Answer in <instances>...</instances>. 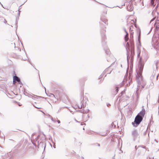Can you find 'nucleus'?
Instances as JSON below:
<instances>
[{
    "instance_id": "cd10ccee",
    "label": "nucleus",
    "mask_w": 159,
    "mask_h": 159,
    "mask_svg": "<svg viewBox=\"0 0 159 159\" xmlns=\"http://www.w3.org/2000/svg\"><path fill=\"white\" fill-rule=\"evenodd\" d=\"M101 135L102 136H106L107 135V132H106L104 133H102L101 134Z\"/></svg>"
},
{
    "instance_id": "0e129e2a",
    "label": "nucleus",
    "mask_w": 159,
    "mask_h": 159,
    "mask_svg": "<svg viewBox=\"0 0 159 159\" xmlns=\"http://www.w3.org/2000/svg\"><path fill=\"white\" fill-rule=\"evenodd\" d=\"M135 149L137 150V146H135Z\"/></svg>"
},
{
    "instance_id": "c756f323",
    "label": "nucleus",
    "mask_w": 159,
    "mask_h": 159,
    "mask_svg": "<svg viewBox=\"0 0 159 159\" xmlns=\"http://www.w3.org/2000/svg\"><path fill=\"white\" fill-rule=\"evenodd\" d=\"M77 111H79V112H81V113H84V109H83V110H78Z\"/></svg>"
},
{
    "instance_id": "f3484780",
    "label": "nucleus",
    "mask_w": 159,
    "mask_h": 159,
    "mask_svg": "<svg viewBox=\"0 0 159 159\" xmlns=\"http://www.w3.org/2000/svg\"><path fill=\"white\" fill-rule=\"evenodd\" d=\"M155 26H156V28L157 30L159 29V20L156 21L155 23Z\"/></svg>"
},
{
    "instance_id": "4468645a",
    "label": "nucleus",
    "mask_w": 159,
    "mask_h": 159,
    "mask_svg": "<svg viewBox=\"0 0 159 159\" xmlns=\"http://www.w3.org/2000/svg\"><path fill=\"white\" fill-rule=\"evenodd\" d=\"M100 20L102 22H104L106 25H108V20L107 19L104 17H101Z\"/></svg>"
},
{
    "instance_id": "423d86ee",
    "label": "nucleus",
    "mask_w": 159,
    "mask_h": 159,
    "mask_svg": "<svg viewBox=\"0 0 159 159\" xmlns=\"http://www.w3.org/2000/svg\"><path fill=\"white\" fill-rule=\"evenodd\" d=\"M131 21L132 22H131L132 24L134 23V25L136 28L137 29V32L138 33L139 32L138 34V41L139 43H140V38H141V31L139 27L137 26L136 23L133 20H131Z\"/></svg>"
},
{
    "instance_id": "b1692460",
    "label": "nucleus",
    "mask_w": 159,
    "mask_h": 159,
    "mask_svg": "<svg viewBox=\"0 0 159 159\" xmlns=\"http://www.w3.org/2000/svg\"><path fill=\"white\" fill-rule=\"evenodd\" d=\"M0 18H1V20H2V21L4 20V21L3 22L5 24H6L7 23V21L4 18L2 17H0Z\"/></svg>"
},
{
    "instance_id": "5fc2aeb1",
    "label": "nucleus",
    "mask_w": 159,
    "mask_h": 159,
    "mask_svg": "<svg viewBox=\"0 0 159 159\" xmlns=\"http://www.w3.org/2000/svg\"><path fill=\"white\" fill-rule=\"evenodd\" d=\"M97 144L98 146L99 147L100 146V144L99 143H97Z\"/></svg>"
},
{
    "instance_id": "680f3d73",
    "label": "nucleus",
    "mask_w": 159,
    "mask_h": 159,
    "mask_svg": "<svg viewBox=\"0 0 159 159\" xmlns=\"http://www.w3.org/2000/svg\"><path fill=\"white\" fill-rule=\"evenodd\" d=\"M75 120L77 122H80L79 121H78L76 119H75Z\"/></svg>"
},
{
    "instance_id": "a18cd8bd",
    "label": "nucleus",
    "mask_w": 159,
    "mask_h": 159,
    "mask_svg": "<svg viewBox=\"0 0 159 159\" xmlns=\"http://www.w3.org/2000/svg\"><path fill=\"white\" fill-rule=\"evenodd\" d=\"M51 94V95H49V96L48 95V96H49V97H51V95H52V96H53L55 97V96H54V95L53 94H52V93H51V94Z\"/></svg>"
},
{
    "instance_id": "2eb2a0df",
    "label": "nucleus",
    "mask_w": 159,
    "mask_h": 159,
    "mask_svg": "<svg viewBox=\"0 0 159 159\" xmlns=\"http://www.w3.org/2000/svg\"><path fill=\"white\" fill-rule=\"evenodd\" d=\"M28 96L29 97L32 98L33 99H34L35 98H43V97H42L41 96H38L35 95H34L33 96L29 94Z\"/></svg>"
},
{
    "instance_id": "9b49d317",
    "label": "nucleus",
    "mask_w": 159,
    "mask_h": 159,
    "mask_svg": "<svg viewBox=\"0 0 159 159\" xmlns=\"http://www.w3.org/2000/svg\"><path fill=\"white\" fill-rule=\"evenodd\" d=\"M128 75V72L127 71L126 74L125 75V76L124 79L122 81V82L120 84V86H122L125 83V82L127 80H126V79L127 78Z\"/></svg>"
},
{
    "instance_id": "864d4df0",
    "label": "nucleus",
    "mask_w": 159,
    "mask_h": 159,
    "mask_svg": "<svg viewBox=\"0 0 159 159\" xmlns=\"http://www.w3.org/2000/svg\"><path fill=\"white\" fill-rule=\"evenodd\" d=\"M0 4L1 5V6H2L3 7V8H4V7H3V5L2 4V3H1V2H0Z\"/></svg>"
},
{
    "instance_id": "f03ea898",
    "label": "nucleus",
    "mask_w": 159,
    "mask_h": 159,
    "mask_svg": "<svg viewBox=\"0 0 159 159\" xmlns=\"http://www.w3.org/2000/svg\"><path fill=\"white\" fill-rule=\"evenodd\" d=\"M145 113V110L143 108L138 114L135 118L134 121L132 123L134 126L137 127L143 121Z\"/></svg>"
},
{
    "instance_id": "4c0bfd02",
    "label": "nucleus",
    "mask_w": 159,
    "mask_h": 159,
    "mask_svg": "<svg viewBox=\"0 0 159 159\" xmlns=\"http://www.w3.org/2000/svg\"><path fill=\"white\" fill-rule=\"evenodd\" d=\"M19 16H17L16 18V20L18 21V20L19 19Z\"/></svg>"
},
{
    "instance_id": "49530a36",
    "label": "nucleus",
    "mask_w": 159,
    "mask_h": 159,
    "mask_svg": "<svg viewBox=\"0 0 159 159\" xmlns=\"http://www.w3.org/2000/svg\"><path fill=\"white\" fill-rule=\"evenodd\" d=\"M117 7H118L119 8H122L123 7V6L122 5L120 6H117Z\"/></svg>"
},
{
    "instance_id": "6e6552de",
    "label": "nucleus",
    "mask_w": 159,
    "mask_h": 159,
    "mask_svg": "<svg viewBox=\"0 0 159 159\" xmlns=\"http://www.w3.org/2000/svg\"><path fill=\"white\" fill-rule=\"evenodd\" d=\"M46 140L45 139H44V140H43L42 141L39 142L38 141V147H41L43 148V145H44V149L46 148V143H45Z\"/></svg>"
},
{
    "instance_id": "6e6d98bb",
    "label": "nucleus",
    "mask_w": 159,
    "mask_h": 159,
    "mask_svg": "<svg viewBox=\"0 0 159 159\" xmlns=\"http://www.w3.org/2000/svg\"><path fill=\"white\" fill-rule=\"evenodd\" d=\"M53 147H54V148H56V146L55 144H54V145L53 146Z\"/></svg>"
},
{
    "instance_id": "603ef678",
    "label": "nucleus",
    "mask_w": 159,
    "mask_h": 159,
    "mask_svg": "<svg viewBox=\"0 0 159 159\" xmlns=\"http://www.w3.org/2000/svg\"><path fill=\"white\" fill-rule=\"evenodd\" d=\"M82 107V105L80 107H78L79 109H81Z\"/></svg>"
},
{
    "instance_id": "09e8293b",
    "label": "nucleus",
    "mask_w": 159,
    "mask_h": 159,
    "mask_svg": "<svg viewBox=\"0 0 159 159\" xmlns=\"http://www.w3.org/2000/svg\"><path fill=\"white\" fill-rule=\"evenodd\" d=\"M159 77V74L158 75H157V77L156 79L157 80H158V77Z\"/></svg>"
},
{
    "instance_id": "8fccbe9b",
    "label": "nucleus",
    "mask_w": 159,
    "mask_h": 159,
    "mask_svg": "<svg viewBox=\"0 0 159 159\" xmlns=\"http://www.w3.org/2000/svg\"><path fill=\"white\" fill-rule=\"evenodd\" d=\"M57 123L59 124L60 123V120H58L57 121Z\"/></svg>"
},
{
    "instance_id": "39448f33",
    "label": "nucleus",
    "mask_w": 159,
    "mask_h": 159,
    "mask_svg": "<svg viewBox=\"0 0 159 159\" xmlns=\"http://www.w3.org/2000/svg\"><path fill=\"white\" fill-rule=\"evenodd\" d=\"M105 32H106V30L105 29H103L102 30H101V36L102 38V44H106V42H105V40L106 39V36H105Z\"/></svg>"
},
{
    "instance_id": "f257e3e1",
    "label": "nucleus",
    "mask_w": 159,
    "mask_h": 159,
    "mask_svg": "<svg viewBox=\"0 0 159 159\" xmlns=\"http://www.w3.org/2000/svg\"><path fill=\"white\" fill-rule=\"evenodd\" d=\"M145 62L142 60V57H140L138 61V71H136L137 75H136V81L138 84V87H139V85L141 84V82L140 79L142 80L143 76L142 73L143 71Z\"/></svg>"
},
{
    "instance_id": "a878e982",
    "label": "nucleus",
    "mask_w": 159,
    "mask_h": 159,
    "mask_svg": "<svg viewBox=\"0 0 159 159\" xmlns=\"http://www.w3.org/2000/svg\"><path fill=\"white\" fill-rule=\"evenodd\" d=\"M109 67L107 68L106 69L102 72V74L104 75L105 74L107 73V71L109 69Z\"/></svg>"
},
{
    "instance_id": "ddd939ff",
    "label": "nucleus",
    "mask_w": 159,
    "mask_h": 159,
    "mask_svg": "<svg viewBox=\"0 0 159 159\" xmlns=\"http://www.w3.org/2000/svg\"><path fill=\"white\" fill-rule=\"evenodd\" d=\"M154 1L155 0H151L150 2V5L153 7H154L155 6L154 2ZM156 1L158 3L157 6L159 5V0H156Z\"/></svg>"
},
{
    "instance_id": "a19ab883",
    "label": "nucleus",
    "mask_w": 159,
    "mask_h": 159,
    "mask_svg": "<svg viewBox=\"0 0 159 159\" xmlns=\"http://www.w3.org/2000/svg\"><path fill=\"white\" fill-rule=\"evenodd\" d=\"M155 20V18H152L150 21V23H151L152 21H153Z\"/></svg>"
},
{
    "instance_id": "a211bd4d",
    "label": "nucleus",
    "mask_w": 159,
    "mask_h": 159,
    "mask_svg": "<svg viewBox=\"0 0 159 159\" xmlns=\"http://www.w3.org/2000/svg\"><path fill=\"white\" fill-rule=\"evenodd\" d=\"M104 50L105 51V53L107 55H108L110 53V51L109 49L107 48V47L106 46L104 47Z\"/></svg>"
},
{
    "instance_id": "20e7f679",
    "label": "nucleus",
    "mask_w": 159,
    "mask_h": 159,
    "mask_svg": "<svg viewBox=\"0 0 159 159\" xmlns=\"http://www.w3.org/2000/svg\"><path fill=\"white\" fill-rule=\"evenodd\" d=\"M152 44L154 48H157V46H159V38L155 37L152 38Z\"/></svg>"
},
{
    "instance_id": "7c9ffc66",
    "label": "nucleus",
    "mask_w": 159,
    "mask_h": 159,
    "mask_svg": "<svg viewBox=\"0 0 159 159\" xmlns=\"http://www.w3.org/2000/svg\"><path fill=\"white\" fill-rule=\"evenodd\" d=\"M39 137V135L35 139V141L38 143V141H39L38 140Z\"/></svg>"
},
{
    "instance_id": "dca6fc26",
    "label": "nucleus",
    "mask_w": 159,
    "mask_h": 159,
    "mask_svg": "<svg viewBox=\"0 0 159 159\" xmlns=\"http://www.w3.org/2000/svg\"><path fill=\"white\" fill-rule=\"evenodd\" d=\"M127 51V62L128 64H129V60L130 59V57L129 56V53L128 51V48H127L126 47H125Z\"/></svg>"
},
{
    "instance_id": "bb28decb",
    "label": "nucleus",
    "mask_w": 159,
    "mask_h": 159,
    "mask_svg": "<svg viewBox=\"0 0 159 159\" xmlns=\"http://www.w3.org/2000/svg\"><path fill=\"white\" fill-rule=\"evenodd\" d=\"M9 154L8 153H7V154H6L5 156H4V157H3V159H7L6 158L7 157V156H9ZM10 157L9 158H8L7 159H10Z\"/></svg>"
},
{
    "instance_id": "aec40b11",
    "label": "nucleus",
    "mask_w": 159,
    "mask_h": 159,
    "mask_svg": "<svg viewBox=\"0 0 159 159\" xmlns=\"http://www.w3.org/2000/svg\"><path fill=\"white\" fill-rule=\"evenodd\" d=\"M128 35L129 34L128 32H126V34L125 35V36L124 37L125 40V42H128V41L129 39L128 38Z\"/></svg>"
},
{
    "instance_id": "052dcab7",
    "label": "nucleus",
    "mask_w": 159,
    "mask_h": 159,
    "mask_svg": "<svg viewBox=\"0 0 159 159\" xmlns=\"http://www.w3.org/2000/svg\"><path fill=\"white\" fill-rule=\"evenodd\" d=\"M125 3H124L122 5V6H125Z\"/></svg>"
},
{
    "instance_id": "c85d7f7f",
    "label": "nucleus",
    "mask_w": 159,
    "mask_h": 159,
    "mask_svg": "<svg viewBox=\"0 0 159 159\" xmlns=\"http://www.w3.org/2000/svg\"><path fill=\"white\" fill-rule=\"evenodd\" d=\"M25 89H24V94L25 95L28 96L29 95L28 93H27V92H26L25 91Z\"/></svg>"
},
{
    "instance_id": "c03bdc74",
    "label": "nucleus",
    "mask_w": 159,
    "mask_h": 159,
    "mask_svg": "<svg viewBox=\"0 0 159 159\" xmlns=\"http://www.w3.org/2000/svg\"><path fill=\"white\" fill-rule=\"evenodd\" d=\"M51 120H52L54 122H56V121H55V120H53V118L52 117H51Z\"/></svg>"
},
{
    "instance_id": "79ce46f5",
    "label": "nucleus",
    "mask_w": 159,
    "mask_h": 159,
    "mask_svg": "<svg viewBox=\"0 0 159 159\" xmlns=\"http://www.w3.org/2000/svg\"><path fill=\"white\" fill-rule=\"evenodd\" d=\"M111 70L110 71V72H109V70L107 71V74H110L111 72Z\"/></svg>"
},
{
    "instance_id": "412c9836",
    "label": "nucleus",
    "mask_w": 159,
    "mask_h": 159,
    "mask_svg": "<svg viewBox=\"0 0 159 159\" xmlns=\"http://www.w3.org/2000/svg\"><path fill=\"white\" fill-rule=\"evenodd\" d=\"M147 129L148 128L146 129H144L143 131V129L142 130V132H143V134L144 136H145L146 135L147 133Z\"/></svg>"
},
{
    "instance_id": "4be33fe9",
    "label": "nucleus",
    "mask_w": 159,
    "mask_h": 159,
    "mask_svg": "<svg viewBox=\"0 0 159 159\" xmlns=\"http://www.w3.org/2000/svg\"><path fill=\"white\" fill-rule=\"evenodd\" d=\"M129 80L130 79H131V80H130V81H129V84H126V85H127V86H129L130 85V83H131V80H132V78H131V75H130V73H129Z\"/></svg>"
},
{
    "instance_id": "ea45409f",
    "label": "nucleus",
    "mask_w": 159,
    "mask_h": 159,
    "mask_svg": "<svg viewBox=\"0 0 159 159\" xmlns=\"http://www.w3.org/2000/svg\"><path fill=\"white\" fill-rule=\"evenodd\" d=\"M152 123L153 122V121H152V120H150V124H149L148 125V126H150V124H151V123H152Z\"/></svg>"
},
{
    "instance_id": "9d476101",
    "label": "nucleus",
    "mask_w": 159,
    "mask_h": 159,
    "mask_svg": "<svg viewBox=\"0 0 159 159\" xmlns=\"http://www.w3.org/2000/svg\"><path fill=\"white\" fill-rule=\"evenodd\" d=\"M130 39L129 40L130 46H134V43L133 39V35H130Z\"/></svg>"
},
{
    "instance_id": "0eeeda50",
    "label": "nucleus",
    "mask_w": 159,
    "mask_h": 159,
    "mask_svg": "<svg viewBox=\"0 0 159 159\" xmlns=\"http://www.w3.org/2000/svg\"><path fill=\"white\" fill-rule=\"evenodd\" d=\"M131 135L133 141H135L139 136V134L136 129H134L131 132Z\"/></svg>"
},
{
    "instance_id": "774afa93",
    "label": "nucleus",
    "mask_w": 159,
    "mask_h": 159,
    "mask_svg": "<svg viewBox=\"0 0 159 159\" xmlns=\"http://www.w3.org/2000/svg\"><path fill=\"white\" fill-rule=\"evenodd\" d=\"M115 157V155L113 156V157H112V159H114Z\"/></svg>"
},
{
    "instance_id": "3c124183",
    "label": "nucleus",
    "mask_w": 159,
    "mask_h": 159,
    "mask_svg": "<svg viewBox=\"0 0 159 159\" xmlns=\"http://www.w3.org/2000/svg\"><path fill=\"white\" fill-rule=\"evenodd\" d=\"M134 0H130V2H131V3H132L134 1Z\"/></svg>"
},
{
    "instance_id": "e2e57ef3",
    "label": "nucleus",
    "mask_w": 159,
    "mask_h": 159,
    "mask_svg": "<svg viewBox=\"0 0 159 159\" xmlns=\"http://www.w3.org/2000/svg\"><path fill=\"white\" fill-rule=\"evenodd\" d=\"M139 55H140V53H139L138 54V55H137V56H138H138H139Z\"/></svg>"
},
{
    "instance_id": "5701e85b",
    "label": "nucleus",
    "mask_w": 159,
    "mask_h": 159,
    "mask_svg": "<svg viewBox=\"0 0 159 159\" xmlns=\"http://www.w3.org/2000/svg\"><path fill=\"white\" fill-rule=\"evenodd\" d=\"M18 21H16V22H15V27H16V34H17V33H16V31H17V27H18V25H17V24H18ZM18 36V35H17ZM18 38H19V37H18Z\"/></svg>"
},
{
    "instance_id": "e433bc0d",
    "label": "nucleus",
    "mask_w": 159,
    "mask_h": 159,
    "mask_svg": "<svg viewBox=\"0 0 159 159\" xmlns=\"http://www.w3.org/2000/svg\"><path fill=\"white\" fill-rule=\"evenodd\" d=\"M124 93V92H123V91H122V92H121V93H120L121 95H120V96H119V97L120 98V97H121V96H122V95H123V93Z\"/></svg>"
},
{
    "instance_id": "f704fd0d",
    "label": "nucleus",
    "mask_w": 159,
    "mask_h": 159,
    "mask_svg": "<svg viewBox=\"0 0 159 159\" xmlns=\"http://www.w3.org/2000/svg\"><path fill=\"white\" fill-rule=\"evenodd\" d=\"M131 28H130V35H133L134 32H133V30H130Z\"/></svg>"
},
{
    "instance_id": "bf43d9fd",
    "label": "nucleus",
    "mask_w": 159,
    "mask_h": 159,
    "mask_svg": "<svg viewBox=\"0 0 159 159\" xmlns=\"http://www.w3.org/2000/svg\"><path fill=\"white\" fill-rule=\"evenodd\" d=\"M32 143L34 145H35V144L34 143V142L32 141Z\"/></svg>"
},
{
    "instance_id": "13d9d810",
    "label": "nucleus",
    "mask_w": 159,
    "mask_h": 159,
    "mask_svg": "<svg viewBox=\"0 0 159 159\" xmlns=\"http://www.w3.org/2000/svg\"><path fill=\"white\" fill-rule=\"evenodd\" d=\"M155 141L156 143H158V141H157V140H156V139H155Z\"/></svg>"
},
{
    "instance_id": "de8ad7c7",
    "label": "nucleus",
    "mask_w": 159,
    "mask_h": 159,
    "mask_svg": "<svg viewBox=\"0 0 159 159\" xmlns=\"http://www.w3.org/2000/svg\"><path fill=\"white\" fill-rule=\"evenodd\" d=\"M141 147H142V148H145H145H146V146H141Z\"/></svg>"
},
{
    "instance_id": "4d7b16f0",
    "label": "nucleus",
    "mask_w": 159,
    "mask_h": 159,
    "mask_svg": "<svg viewBox=\"0 0 159 159\" xmlns=\"http://www.w3.org/2000/svg\"><path fill=\"white\" fill-rule=\"evenodd\" d=\"M44 87V89H45V93H46L47 94V95H48V94H47V93H46V88H45Z\"/></svg>"
},
{
    "instance_id": "c9c22d12",
    "label": "nucleus",
    "mask_w": 159,
    "mask_h": 159,
    "mask_svg": "<svg viewBox=\"0 0 159 159\" xmlns=\"http://www.w3.org/2000/svg\"><path fill=\"white\" fill-rule=\"evenodd\" d=\"M104 75H103L102 74L99 76V79H100L101 78H102Z\"/></svg>"
},
{
    "instance_id": "37998d69",
    "label": "nucleus",
    "mask_w": 159,
    "mask_h": 159,
    "mask_svg": "<svg viewBox=\"0 0 159 159\" xmlns=\"http://www.w3.org/2000/svg\"><path fill=\"white\" fill-rule=\"evenodd\" d=\"M107 107H109L110 106H111V105L109 103H107Z\"/></svg>"
},
{
    "instance_id": "72a5a7b5",
    "label": "nucleus",
    "mask_w": 159,
    "mask_h": 159,
    "mask_svg": "<svg viewBox=\"0 0 159 159\" xmlns=\"http://www.w3.org/2000/svg\"><path fill=\"white\" fill-rule=\"evenodd\" d=\"M116 92L117 93H118V91H119V88L117 86H116Z\"/></svg>"
},
{
    "instance_id": "58836bf2",
    "label": "nucleus",
    "mask_w": 159,
    "mask_h": 159,
    "mask_svg": "<svg viewBox=\"0 0 159 159\" xmlns=\"http://www.w3.org/2000/svg\"><path fill=\"white\" fill-rule=\"evenodd\" d=\"M18 83L19 84H20L21 85H23V84L20 81H20H19L18 82Z\"/></svg>"
},
{
    "instance_id": "338daca9",
    "label": "nucleus",
    "mask_w": 159,
    "mask_h": 159,
    "mask_svg": "<svg viewBox=\"0 0 159 159\" xmlns=\"http://www.w3.org/2000/svg\"><path fill=\"white\" fill-rule=\"evenodd\" d=\"M81 158L83 159H84V158L83 157H81Z\"/></svg>"
},
{
    "instance_id": "1a4fd4ad",
    "label": "nucleus",
    "mask_w": 159,
    "mask_h": 159,
    "mask_svg": "<svg viewBox=\"0 0 159 159\" xmlns=\"http://www.w3.org/2000/svg\"><path fill=\"white\" fill-rule=\"evenodd\" d=\"M13 74L15 75L13 77V84H15L17 82H18L20 81V80L19 77L16 76L14 71H13Z\"/></svg>"
},
{
    "instance_id": "2f4dec72",
    "label": "nucleus",
    "mask_w": 159,
    "mask_h": 159,
    "mask_svg": "<svg viewBox=\"0 0 159 159\" xmlns=\"http://www.w3.org/2000/svg\"><path fill=\"white\" fill-rule=\"evenodd\" d=\"M89 111V109H87L86 110H84V113H88Z\"/></svg>"
},
{
    "instance_id": "69168bd1",
    "label": "nucleus",
    "mask_w": 159,
    "mask_h": 159,
    "mask_svg": "<svg viewBox=\"0 0 159 159\" xmlns=\"http://www.w3.org/2000/svg\"><path fill=\"white\" fill-rule=\"evenodd\" d=\"M144 87V85H143L142 86V88H143Z\"/></svg>"
},
{
    "instance_id": "393cba45",
    "label": "nucleus",
    "mask_w": 159,
    "mask_h": 159,
    "mask_svg": "<svg viewBox=\"0 0 159 159\" xmlns=\"http://www.w3.org/2000/svg\"><path fill=\"white\" fill-rule=\"evenodd\" d=\"M109 67L107 68L106 69L102 72V74L104 75L105 74L107 73V71L109 69Z\"/></svg>"
},
{
    "instance_id": "6ab92c4d",
    "label": "nucleus",
    "mask_w": 159,
    "mask_h": 159,
    "mask_svg": "<svg viewBox=\"0 0 159 159\" xmlns=\"http://www.w3.org/2000/svg\"><path fill=\"white\" fill-rule=\"evenodd\" d=\"M138 88L137 89V90L135 93V94L136 95V101L137 102L138 101L139 99V95L138 93Z\"/></svg>"
},
{
    "instance_id": "7ed1b4c3",
    "label": "nucleus",
    "mask_w": 159,
    "mask_h": 159,
    "mask_svg": "<svg viewBox=\"0 0 159 159\" xmlns=\"http://www.w3.org/2000/svg\"><path fill=\"white\" fill-rule=\"evenodd\" d=\"M125 47H127V48H128V50H129V51H130V52H131L130 63L131 64L132 62H133V61L134 56V46H133V45L132 46H130L129 43L128 42H127L126 45L125 46Z\"/></svg>"
},
{
    "instance_id": "473e14b6",
    "label": "nucleus",
    "mask_w": 159,
    "mask_h": 159,
    "mask_svg": "<svg viewBox=\"0 0 159 159\" xmlns=\"http://www.w3.org/2000/svg\"><path fill=\"white\" fill-rule=\"evenodd\" d=\"M23 4H22L21 5L20 7H20L21 5H22ZM19 8V9H18V16H20V12H21V11L20 10V8H19Z\"/></svg>"
},
{
    "instance_id": "f8f14e48",
    "label": "nucleus",
    "mask_w": 159,
    "mask_h": 159,
    "mask_svg": "<svg viewBox=\"0 0 159 159\" xmlns=\"http://www.w3.org/2000/svg\"><path fill=\"white\" fill-rule=\"evenodd\" d=\"M127 9L128 11H131L133 10L134 9L133 5V3H131L127 7Z\"/></svg>"
}]
</instances>
